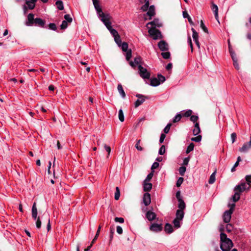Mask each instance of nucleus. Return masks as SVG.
<instances>
[{"label":"nucleus","instance_id":"47","mask_svg":"<svg viewBox=\"0 0 251 251\" xmlns=\"http://www.w3.org/2000/svg\"><path fill=\"white\" fill-rule=\"evenodd\" d=\"M36 226L37 228H40L41 227V221L40 219V217H37L36 219Z\"/></svg>","mask_w":251,"mask_h":251},{"label":"nucleus","instance_id":"16","mask_svg":"<svg viewBox=\"0 0 251 251\" xmlns=\"http://www.w3.org/2000/svg\"><path fill=\"white\" fill-rule=\"evenodd\" d=\"M151 25L152 26V28H155L156 27H160L161 26V24L159 23V21L158 19H154L153 21L148 23L146 26L147 28H151L149 25Z\"/></svg>","mask_w":251,"mask_h":251},{"label":"nucleus","instance_id":"15","mask_svg":"<svg viewBox=\"0 0 251 251\" xmlns=\"http://www.w3.org/2000/svg\"><path fill=\"white\" fill-rule=\"evenodd\" d=\"M158 46L161 51H166L169 49L168 44L164 40L160 41L158 43Z\"/></svg>","mask_w":251,"mask_h":251},{"label":"nucleus","instance_id":"49","mask_svg":"<svg viewBox=\"0 0 251 251\" xmlns=\"http://www.w3.org/2000/svg\"><path fill=\"white\" fill-rule=\"evenodd\" d=\"M165 152V147L164 145H162L158 151V153L160 155H163Z\"/></svg>","mask_w":251,"mask_h":251},{"label":"nucleus","instance_id":"31","mask_svg":"<svg viewBox=\"0 0 251 251\" xmlns=\"http://www.w3.org/2000/svg\"><path fill=\"white\" fill-rule=\"evenodd\" d=\"M118 117H119V120L121 122H123L124 121V120H125L124 115L123 111L122 109H120L119 111Z\"/></svg>","mask_w":251,"mask_h":251},{"label":"nucleus","instance_id":"60","mask_svg":"<svg viewBox=\"0 0 251 251\" xmlns=\"http://www.w3.org/2000/svg\"><path fill=\"white\" fill-rule=\"evenodd\" d=\"M201 28L203 29V30L206 32V33H207L208 32V29L207 28V27L205 26V25H204L202 21H201Z\"/></svg>","mask_w":251,"mask_h":251},{"label":"nucleus","instance_id":"8","mask_svg":"<svg viewBox=\"0 0 251 251\" xmlns=\"http://www.w3.org/2000/svg\"><path fill=\"white\" fill-rule=\"evenodd\" d=\"M135 96L138 98L134 103V106L135 108H137L138 106L141 105L145 101L146 99H148V97L139 94H136Z\"/></svg>","mask_w":251,"mask_h":251},{"label":"nucleus","instance_id":"62","mask_svg":"<svg viewBox=\"0 0 251 251\" xmlns=\"http://www.w3.org/2000/svg\"><path fill=\"white\" fill-rule=\"evenodd\" d=\"M201 131L200 128H194L193 130V133L194 135H198Z\"/></svg>","mask_w":251,"mask_h":251},{"label":"nucleus","instance_id":"5","mask_svg":"<svg viewBox=\"0 0 251 251\" xmlns=\"http://www.w3.org/2000/svg\"><path fill=\"white\" fill-rule=\"evenodd\" d=\"M235 206V204L234 203H232L230 205V209L228 210H226L224 212V214L223 215V221L226 223H228L230 222L231 218V214L233 212V210Z\"/></svg>","mask_w":251,"mask_h":251},{"label":"nucleus","instance_id":"43","mask_svg":"<svg viewBox=\"0 0 251 251\" xmlns=\"http://www.w3.org/2000/svg\"><path fill=\"white\" fill-rule=\"evenodd\" d=\"M114 40H115V42L117 44V45L119 47H120L122 43H121V41L120 37L119 35L114 37Z\"/></svg>","mask_w":251,"mask_h":251},{"label":"nucleus","instance_id":"42","mask_svg":"<svg viewBox=\"0 0 251 251\" xmlns=\"http://www.w3.org/2000/svg\"><path fill=\"white\" fill-rule=\"evenodd\" d=\"M161 54L162 57L166 59H169L170 57V53L169 51L162 52Z\"/></svg>","mask_w":251,"mask_h":251},{"label":"nucleus","instance_id":"45","mask_svg":"<svg viewBox=\"0 0 251 251\" xmlns=\"http://www.w3.org/2000/svg\"><path fill=\"white\" fill-rule=\"evenodd\" d=\"M233 228V226L230 224H227L226 226V231L230 232Z\"/></svg>","mask_w":251,"mask_h":251},{"label":"nucleus","instance_id":"24","mask_svg":"<svg viewBox=\"0 0 251 251\" xmlns=\"http://www.w3.org/2000/svg\"><path fill=\"white\" fill-rule=\"evenodd\" d=\"M143 188L144 191H149L152 188V184L151 183H148L146 181H144Z\"/></svg>","mask_w":251,"mask_h":251},{"label":"nucleus","instance_id":"57","mask_svg":"<svg viewBox=\"0 0 251 251\" xmlns=\"http://www.w3.org/2000/svg\"><path fill=\"white\" fill-rule=\"evenodd\" d=\"M141 57H140V56H138V57H135L134 58V63H135L136 65H140V63H141Z\"/></svg>","mask_w":251,"mask_h":251},{"label":"nucleus","instance_id":"6","mask_svg":"<svg viewBox=\"0 0 251 251\" xmlns=\"http://www.w3.org/2000/svg\"><path fill=\"white\" fill-rule=\"evenodd\" d=\"M139 73L140 76L144 79H149L151 76L150 73L147 69L144 68L141 65H138Z\"/></svg>","mask_w":251,"mask_h":251},{"label":"nucleus","instance_id":"56","mask_svg":"<svg viewBox=\"0 0 251 251\" xmlns=\"http://www.w3.org/2000/svg\"><path fill=\"white\" fill-rule=\"evenodd\" d=\"M49 28L52 30H56V26L55 24H54V23H50L49 25Z\"/></svg>","mask_w":251,"mask_h":251},{"label":"nucleus","instance_id":"40","mask_svg":"<svg viewBox=\"0 0 251 251\" xmlns=\"http://www.w3.org/2000/svg\"><path fill=\"white\" fill-rule=\"evenodd\" d=\"M194 148V144L193 143H191L187 147L186 150V153H189L192 151H193Z\"/></svg>","mask_w":251,"mask_h":251},{"label":"nucleus","instance_id":"10","mask_svg":"<svg viewBox=\"0 0 251 251\" xmlns=\"http://www.w3.org/2000/svg\"><path fill=\"white\" fill-rule=\"evenodd\" d=\"M250 189L248 188V184L245 182H242L240 184L235 187L234 191H236L241 193L246 190H249Z\"/></svg>","mask_w":251,"mask_h":251},{"label":"nucleus","instance_id":"50","mask_svg":"<svg viewBox=\"0 0 251 251\" xmlns=\"http://www.w3.org/2000/svg\"><path fill=\"white\" fill-rule=\"evenodd\" d=\"M132 56L131 50H129L126 51V59L127 61H129Z\"/></svg>","mask_w":251,"mask_h":251},{"label":"nucleus","instance_id":"18","mask_svg":"<svg viewBox=\"0 0 251 251\" xmlns=\"http://www.w3.org/2000/svg\"><path fill=\"white\" fill-rule=\"evenodd\" d=\"M37 0H25L26 4L29 9H33L35 7Z\"/></svg>","mask_w":251,"mask_h":251},{"label":"nucleus","instance_id":"2","mask_svg":"<svg viewBox=\"0 0 251 251\" xmlns=\"http://www.w3.org/2000/svg\"><path fill=\"white\" fill-rule=\"evenodd\" d=\"M221 245L220 248L223 251H229L233 246L231 240L227 237L224 233L220 234Z\"/></svg>","mask_w":251,"mask_h":251},{"label":"nucleus","instance_id":"28","mask_svg":"<svg viewBox=\"0 0 251 251\" xmlns=\"http://www.w3.org/2000/svg\"><path fill=\"white\" fill-rule=\"evenodd\" d=\"M181 220H179V219H176L175 218L173 221V223L174 224V226L175 228H178L180 227V222L181 221Z\"/></svg>","mask_w":251,"mask_h":251},{"label":"nucleus","instance_id":"19","mask_svg":"<svg viewBox=\"0 0 251 251\" xmlns=\"http://www.w3.org/2000/svg\"><path fill=\"white\" fill-rule=\"evenodd\" d=\"M211 9L213 11L215 19L218 21V7L214 3H212Z\"/></svg>","mask_w":251,"mask_h":251},{"label":"nucleus","instance_id":"17","mask_svg":"<svg viewBox=\"0 0 251 251\" xmlns=\"http://www.w3.org/2000/svg\"><path fill=\"white\" fill-rule=\"evenodd\" d=\"M143 202L145 206H148L151 203V195L149 193L144 194L143 198Z\"/></svg>","mask_w":251,"mask_h":251},{"label":"nucleus","instance_id":"20","mask_svg":"<svg viewBox=\"0 0 251 251\" xmlns=\"http://www.w3.org/2000/svg\"><path fill=\"white\" fill-rule=\"evenodd\" d=\"M147 15L150 17L149 20H151V17L155 15V8L153 5L150 6L149 10L147 13Z\"/></svg>","mask_w":251,"mask_h":251},{"label":"nucleus","instance_id":"12","mask_svg":"<svg viewBox=\"0 0 251 251\" xmlns=\"http://www.w3.org/2000/svg\"><path fill=\"white\" fill-rule=\"evenodd\" d=\"M251 149V137L249 142L245 143L242 148L239 149V151L242 152H246Z\"/></svg>","mask_w":251,"mask_h":251},{"label":"nucleus","instance_id":"4","mask_svg":"<svg viewBox=\"0 0 251 251\" xmlns=\"http://www.w3.org/2000/svg\"><path fill=\"white\" fill-rule=\"evenodd\" d=\"M165 81V77L161 75H158L157 77L151 78L150 79V85L152 86H157Z\"/></svg>","mask_w":251,"mask_h":251},{"label":"nucleus","instance_id":"64","mask_svg":"<svg viewBox=\"0 0 251 251\" xmlns=\"http://www.w3.org/2000/svg\"><path fill=\"white\" fill-rule=\"evenodd\" d=\"M116 231H117V232L119 234H121L123 233V229H122V227L119 226H117Z\"/></svg>","mask_w":251,"mask_h":251},{"label":"nucleus","instance_id":"22","mask_svg":"<svg viewBox=\"0 0 251 251\" xmlns=\"http://www.w3.org/2000/svg\"><path fill=\"white\" fill-rule=\"evenodd\" d=\"M184 212L182 210H177L176 212V219L182 220L184 218Z\"/></svg>","mask_w":251,"mask_h":251},{"label":"nucleus","instance_id":"9","mask_svg":"<svg viewBox=\"0 0 251 251\" xmlns=\"http://www.w3.org/2000/svg\"><path fill=\"white\" fill-rule=\"evenodd\" d=\"M110 19H108L105 22H103L104 25L106 26L107 28L110 31V33L113 35V37L119 35L118 32L114 29L112 28L111 26V23L110 21Z\"/></svg>","mask_w":251,"mask_h":251},{"label":"nucleus","instance_id":"51","mask_svg":"<svg viewBox=\"0 0 251 251\" xmlns=\"http://www.w3.org/2000/svg\"><path fill=\"white\" fill-rule=\"evenodd\" d=\"M201 140V135H198L197 137H193L191 139V140L193 141H195L196 142H199Z\"/></svg>","mask_w":251,"mask_h":251},{"label":"nucleus","instance_id":"26","mask_svg":"<svg viewBox=\"0 0 251 251\" xmlns=\"http://www.w3.org/2000/svg\"><path fill=\"white\" fill-rule=\"evenodd\" d=\"M235 193L234 195L232 196L233 201L235 202L238 201L240 198L241 193L238 192V191H234Z\"/></svg>","mask_w":251,"mask_h":251},{"label":"nucleus","instance_id":"14","mask_svg":"<svg viewBox=\"0 0 251 251\" xmlns=\"http://www.w3.org/2000/svg\"><path fill=\"white\" fill-rule=\"evenodd\" d=\"M193 34H192V37L194 39V41H195L197 46L199 49L200 48V44L199 42V34L196 31V30L194 28H192L191 29Z\"/></svg>","mask_w":251,"mask_h":251},{"label":"nucleus","instance_id":"36","mask_svg":"<svg viewBox=\"0 0 251 251\" xmlns=\"http://www.w3.org/2000/svg\"><path fill=\"white\" fill-rule=\"evenodd\" d=\"M120 196V191L118 187H116V192L115 193L114 198L116 200H118Z\"/></svg>","mask_w":251,"mask_h":251},{"label":"nucleus","instance_id":"29","mask_svg":"<svg viewBox=\"0 0 251 251\" xmlns=\"http://www.w3.org/2000/svg\"><path fill=\"white\" fill-rule=\"evenodd\" d=\"M55 4H56L58 9H59L60 10H62L64 9V5H63V3L62 1L57 0Z\"/></svg>","mask_w":251,"mask_h":251},{"label":"nucleus","instance_id":"1","mask_svg":"<svg viewBox=\"0 0 251 251\" xmlns=\"http://www.w3.org/2000/svg\"><path fill=\"white\" fill-rule=\"evenodd\" d=\"M34 15L30 13L27 16V21L26 22L27 26H37L41 27H45L46 22L41 18L34 19Z\"/></svg>","mask_w":251,"mask_h":251},{"label":"nucleus","instance_id":"11","mask_svg":"<svg viewBox=\"0 0 251 251\" xmlns=\"http://www.w3.org/2000/svg\"><path fill=\"white\" fill-rule=\"evenodd\" d=\"M149 229L152 232H159L163 229L162 225L161 224L152 223L150 225Z\"/></svg>","mask_w":251,"mask_h":251},{"label":"nucleus","instance_id":"25","mask_svg":"<svg viewBox=\"0 0 251 251\" xmlns=\"http://www.w3.org/2000/svg\"><path fill=\"white\" fill-rule=\"evenodd\" d=\"M117 89L121 97L123 98H125L126 97V93L123 89L122 85L121 84L118 85Z\"/></svg>","mask_w":251,"mask_h":251},{"label":"nucleus","instance_id":"39","mask_svg":"<svg viewBox=\"0 0 251 251\" xmlns=\"http://www.w3.org/2000/svg\"><path fill=\"white\" fill-rule=\"evenodd\" d=\"M232 60L233 61V65L237 70L239 69V65L238 63V60L237 57H233Z\"/></svg>","mask_w":251,"mask_h":251},{"label":"nucleus","instance_id":"44","mask_svg":"<svg viewBox=\"0 0 251 251\" xmlns=\"http://www.w3.org/2000/svg\"><path fill=\"white\" fill-rule=\"evenodd\" d=\"M186 167L184 166H181L179 168V174L183 176L184 175L185 172H186Z\"/></svg>","mask_w":251,"mask_h":251},{"label":"nucleus","instance_id":"61","mask_svg":"<svg viewBox=\"0 0 251 251\" xmlns=\"http://www.w3.org/2000/svg\"><path fill=\"white\" fill-rule=\"evenodd\" d=\"M188 42L191 47V51L193 52V44H192V42L191 37L190 36H189L188 37Z\"/></svg>","mask_w":251,"mask_h":251},{"label":"nucleus","instance_id":"52","mask_svg":"<svg viewBox=\"0 0 251 251\" xmlns=\"http://www.w3.org/2000/svg\"><path fill=\"white\" fill-rule=\"evenodd\" d=\"M171 126H172V124H171V123L167 124V125L164 128L163 131H164V133H168Z\"/></svg>","mask_w":251,"mask_h":251},{"label":"nucleus","instance_id":"13","mask_svg":"<svg viewBox=\"0 0 251 251\" xmlns=\"http://www.w3.org/2000/svg\"><path fill=\"white\" fill-rule=\"evenodd\" d=\"M146 218L149 221L151 222L156 219V215L154 212L151 210H148L146 213Z\"/></svg>","mask_w":251,"mask_h":251},{"label":"nucleus","instance_id":"37","mask_svg":"<svg viewBox=\"0 0 251 251\" xmlns=\"http://www.w3.org/2000/svg\"><path fill=\"white\" fill-rule=\"evenodd\" d=\"M193 111L191 110H188L187 111L184 112L182 113V116L185 117H189L191 116Z\"/></svg>","mask_w":251,"mask_h":251},{"label":"nucleus","instance_id":"33","mask_svg":"<svg viewBox=\"0 0 251 251\" xmlns=\"http://www.w3.org/2000/svg\"><path fill=\"white\" fill-rule=\"evenodd\" d=\"M150 2L149 1H147L145 4L141 7V9L143 11H146L149 8Z\"/></svg>","mask_w":251,"mask_h":251},{"label":"nucleus","instance_id":"34","mask_svg":"<svg viewBox=\"0 0 251 251\" xmlns=\"http://www.w3.org/2000/svg\"><path fill=\"white\" fill-rule=\"evenodd\" d=\"M43 216H45L46 217V219H47V222H48V224H47V229H48V231H49L50 228H51V225H50V219L49 218V215L48 214H44L43 215Z\"/></svg>","mask_w":251,"mask_h":251},{"label":"nucleus","instance_id":"48","mask_svg":"<svg viewBox=\"0 0 251 251\" xmlns=\"http://www.w3.org/2000/svg\"><path fill=\"white\" fill-rule=\"evenodd\" d=\"M228 46H229V51L230 52V54L231 55V56L232 57V59H233V57H236V54L234 52V51L232 50L230 45L229 44V42L228 41Z\"/></svg>","mask_w":251,"mask_h":251},{"label":"nucleus","instance_id":"30","mask_svg":"<svg viewBox=\"0 0 251 251\" xmlns=\"http://www.w3.org/2000/svg\"><path fill=\"white\" fill-rule=\"evenodd\" d=\"M245 180L247 182L246 184H248V188H251V175H247L245 176Z\"/></svg>","mask_w":251,"mask_h":251},{"label":"nucleus","instance_id":"63","mask_svg":"<svg viewBox=\"0 0 251 251\" xmlns=\"http://www.w3.org/2000/svg\"><path fill=\"white\" fill-rule=\"evenodd\" d=\"M236 137H237V135L235 133L233 132L231 134V138L232 140V143H233L235 141V140L236 139Z\"/></svg>","mask_w":251,"mask_h":251},{"label":"nucleus","instance_id":"23","mask_svg":"<svg viewBox=\"0 0 251 251\" xmlns=\"http://www.w3.org/2000/svg\"><path fill=\"white\" fill-rule=\"evenodd\" d=\"M165 231L169 234H170L173 232V228L172 225L169 223H167L165 225L164 227Z\"/></svg>","mask_w":251,"mask_h":251},{"label":"nucleus","instance_id":"58","mask_svg":"<svg viewBox=\"0 0 251 251\" xmlns=\"http://www.w3.org/2000/svg\"><path fill=\"white\" fill-rule=\"evenodd\" d=\"M67 22L66 21H63L61 25H60V27L61 29H65L67 28Z\"/></svg>","mask_w":251,"mask_h":251},{"label":"nucleus","instance_id":"7","mask_svg":"<svg viewBox=\"0 0 251 251\" xmlns=\"http://www.w3.org/2000/svg\"><path fill=\"white\" fill-rule=\"evenodd\" d=\"M148 32L154 40H157L162 37L161 32L155 28H149Z\"/></svg>","mask_w":251,"mask_h":251},{"label":"nucleus","instance_id":"35","mask_svg":"<svg viewBox=\"0 0 251 251\" xmlns=\"http://www.w3.org/2000/svg\"><path fill=\"white\" fill-rule=\"evenodd\" d=\"M122 50L123 51H126L128 50V45L127 43L126 42H123L122 44H121Z\"/></svg>","mask_w":251,"mask_h":251},{"label":"nucleus","instance_id":"53","mask_svg":"<svg viewBox=\"0 0 251 251\" xmlns=\"http://www.w3.org/2000/svg\"><path fill=\"white\" fill-rule=\"evenodd\" d=\"M153 172L150 173L147 176V177L146 178V179L144 180V181H146V182H148V181H150V180L152 178V176H153Z\"/></svg>","mask_w":251,"mask_h":251},{"label":"nucleus","instance_id":"38","mask_svg":"<svg viewBox=\"0 0 251 251\" xmlns=\"http://www.w3.org/2000/svg\"><path fill=\"white\" fill-rule=\"evenodd\" d=\"M215 181V172L213 173L210 176L208 182L209 184H213Z\"/></svg>","mask_w":251,"mask_h":251},{"label":"nucleus","instance_id":"41","mask_svg":"<svg viewBox=\"0 0 251 251\" xmlns=\"http://www.w3.org/2000/svg\"><path fill=\"white\" fill-rule=\"evenodd\" d=\"M141 142V140H138L136 142V144L135 145V148L136 149L139 151H143V148H142L140 145V143Z\"/></svg>","mask_w":251,"mask_h":251},{"label":"nucleus","instance_id":"55","mask_svg":"<svg viewBox=\"0 0 251 251\" xmlns=\"http://www.w3.org/2000/svg\"><path fill=\"white\" fill-rule=\"evenodd\" d=\"M199 119L198 116L196 115H192L190 117V120L193 123H196Z\"/></svg>","mask_w":251,"mask_h":251},{"label":"nucleus","instance_id":"54","mask_svg":"<svg viewBox=\"0 0 251 251\" xmlns=\"http://www.w3.org/2000/svg\"><path fill=\"white\" fill-rule=\"evenodd\" d=\"M183 181V178L180 177L177 180L176 185L177 187H179Z\"/></svg>","mask_w":251,"mask_h":251},{"label":"nucleus","instance_id":"59","mask_svg":"<svg viewBox=\"0 0 251 251\" xmlns=\"http://www.w3.org/2000/svg\"><path fill=\"white\" fill-rule=\"evenodd\" d=\"M114 220L116 222H119L120 223H123L124 222V219L122 217H116L114 219Z\"/></svg>","mask_w":251,"mask_h":251},{"label":"nucleus","instance_id":"46","mask_svg":"<svg viewBox=\"0 0 251 251\" xmlns=\"http://www.w3.org/2000/svg\"><path fill=\"white\" fill-rule=\"evenodd\" d=\"M64 19L67 22L71 23L72 22V18L69 14H66L64 15Z\"/></svg>","mask_w":251,"mask_h":251},{"label":"nucleus","instance_id":"3","mask_svg":"<svg viewBox=\"0 0 251 251\" xmlns=\"http://www.w3.org/2000/svg\"><path fill=\"white\" fill-rule=\"evenodd\" d=\"M93 3L99 17L102 22H105L106 20L111 19V16L109 14H105L102 11L101 8L99 4L98 0H93Z\"/></svg>","mask_w":251,"mask_h":251},{"label":"nucleus","instance_id":"21","mask_svg":"<svg viewBox=\"0 0 251 251\" xmlns=\"http://www.w3.org/2000/svg\"><path fill=\"white\" fill-rule=\"evenodd\" d=\"M37 209L36 207V203L34 202L32 207V217L35 220L37 219Z\"/></svg>","mask_w":251,"mask_h":251},{"label":"nucleus","instance_id":"32","mask_svg":"<svg viewBox=\"0 0 251 251\" xmlns=\"http://www.w3.org/2000/svg\"><path fill=\"white\" fill-rule=\"evenodd\" d=\"M182 118V115L180 113H177L173 120V122L175 123L179 122Z\"/></svg>","mask_w":251,"mask_h":251},{"label":"nucleus","instance_id":"27","mask_svg":"<svg viewBox=\"0 0 251 251\" xmlns=\"http://www.w3.org/2000/svg\"><path fill=\"white\" fill-rule=\"evenodd\" d=\"M178 201V210H182V211H184L186 207L185 203L183 200Z\"/></svg>","mask_w":251,"mask_h":251}]
</instances>
